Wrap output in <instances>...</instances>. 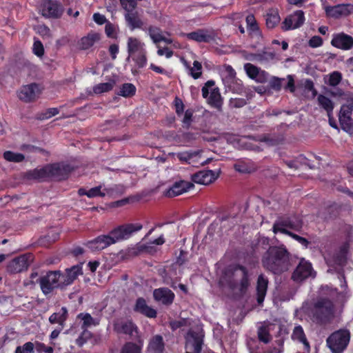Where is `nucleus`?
Returning a JSON list of instances; mask_svg holds the SVG:
<instances>
[{
	"mask_svg": "<svg viewBox=\"0 0 353 353\" xmlns=\"http://www.w3.org/2000/svg\"><path fill=\"white\" fill-rule=\"evenodd\" d=\"M48 178L54 180L61 181L65 179L68 174L67 166L59 163H53L47 165Z\"/></svg>",
	"mask_w": 353,
	"mask_h": 353,
	"instance_id": "20",
	"label": "nucleus"
},
{
	"mask_svg": "<svg viewBox=\"0 0 353 353\" xmlns=\"http://www.w3.org/2000/svg\"><path fill=\"white\" fill-rule=\"evenodd\" d=\"M275 54L272 52H263L261 53H251L247 55L246 59L260 63L267 62L274 59Z\"/></svg>",
	"mask_w": 353,
	"mask_h": 353,
	"instance_id": "33",
	"label": "nucleus"
},
{
	"mask_svg": "<svg viewBox=\"0 0 353 353\" xmlns=\"http://www.w3.org/2000/svg\"><path fill=\"white\" fill-rule=\"evenodd\" d=\"M270 331V330L269 325H263L259 327L257 330L259 340L265 344L270 343L272 340Z\"/></svg>",
	"mask_w": 353,
	"mask_h": 353,
	"instance_id": "39",
	"label": "nucleus"
},
{
	"mask_svg": "<svg viewBox=\"0 0 353 353\" xmlns=\"http://www.w3.org/2000/svg\"><path fill=\"white\" fill-rule=\"evenodd\" d=\"M134 310L149 318L157 316V311L148 306L143 298H139L137 300Z\"/></svg>",
	"mask_w": 353,
	"mask_h": 353,
	"instance_id": "25",
	"label": "nucleus"
},
{
	"mask_svg": "<svg viewBox=\"0 0 353 353\" xmlns=\"http://www.w3.org/2000/svg\"><path fill=\"white\" fill-rule=\"evenodd\" d=\"M67 314V309L63 307L59 312L53 313L49 317V321L52 324L59 323V325H63L64 321L66 320Z\"/></svg>",
	"mask_w": 353,
	"mask_h": 353,
	"instance_id": "40",
	"label": "nucleus"
},
{
	"mask_svg": "<svg viewBox=\"0 0 353 353\" xmlns=\"http://www.w3.org/2000/svg\"><path fill=\"white\" fill-rule=\"evenodd\" d=\"M40 90L36 83L23 86L18 93L19 98L26 103L34 101L40 94Z\"/></svg>",
	"mask_w": 353,
	"mask_h": 353,
	"instance_id": "15",
	"label": "nucleus"
},
{
	"mask_svg": "<svg viewBox=\"0 0 353 353\" xmlns=\"http://www.w3.org/2000/svg\"><path fill=\"white\" fill-rule=\"evenodd\" d=\"M176 157L180 161L188 163L190 159L196 157V153H192V151H187L178 153Z\"/></svg>",
	"mask_w": 353,
	"mask_h": 353,
	"instance_id": "57",
	"label": "nucleus"
},
{
	"mask_svg": "<svg viewBox=\"0 0 353 353\" xmlns=\"http://www.w3.org/2000/svg\"><path fill=\"white\" fill-rule=\"evenodd\" d=\"M34 53L38 57H42L44 54V48L40 41H35L33 45Z\"/></svg>",
	"mask_w": 353,
	"mask_h": 353,
	"instance_id": "61",
	"label": "nucleus"
},
{
	"mask_svg": "<svg viewBox=\"0 0 353 353\" xmlns=\"http://www.w3.org/2000/svg\"><path fill=\"white\" fill-rule=\"evenodd\" d=\"M142 228V225L140 223H129L121 225L110 232V235L115 243L127 239L131 235Z\"/></svg>",
	"mask_w": 353,
	"mask_h": 353,
	"instance_id": "8",
	"label": "nucleus"
},
{
	"mask_svg": "<svg viewBox=\"0 0 353 353\" xmlns=\"http://www.w3.org/2000/svg\"><path fill=\"white\" fill-rule=\"evenodd\" d=\"M234 168L236 171L242 173H250L254 170V168L245 162H239L234 165Z\"/></svg>",
	"mask_w": 353,
	"mask_h": 353,
	"instance_id": "51",
	"label": "nucleus"
},
{
	"mask_svg": "<svg viewBox=\"0 0 353 353\" xmlns=\"http://www.w3.org/2000/svg\"><path fill=\"white\" fill-rule=\"evenodd\" d=\"M132 60L136 63L139 68H143L147 63L146 51L144 50L139 54H137L132 57Z\"/></svg>",
	"mask_w": 353,
	"mask_h": 353,
	"instance_id": "48",
	"label": "nucleus"
},
{
	"mask_svg": "<svg viewBox=\"0 0 353 353\" xmlns=\"http://www.w3.org/2000/svg\"><path fill=\"white\" fill-rule=\"evenodd\" d=\"M154 248L152 243H139L136 246L130 250V254L137 256L141 253H150L153 251Z\"/></svg>",
	"mask_w": 353,
	"mask_h": 353,
	"instance_id": "38",
	"label": "nucleus"
},
{
	"mask_svg": "<svg viewBox=\"0 0 353 353\" xmlns=\"http://www.w3.org/2000/svg\"><path fill=\"white\" fill-rule=\"evenodd\" d=\"M28 179L41 181L48 178L47 165L41 168H35L26 172Z\"/></svg>",
	"mask_w": 353,
	"mask_h": 353,
	"instance_id": "34",
	"label": "nucleus"
},
{
	"mask_svg": "<svg viewBox=\"0 0 353 353\" xmlns=\"http://www.w3.org/2000/svg\"><path fill=\"white\" fill-rule=\"evenodd\" d=\"M244 69L250 78L259 82L263 81L262 77H264L265 75L264 71H261L260 68L250 63H245L244 65Z\"/></svg>",
	"mask_w": 353,
	"mask_h": 353,
	"instance_id": "28",
	"label": "nucleus"
},
{
	"mask_svg": "<svg viewBox=\"0 0 353 353\" xmlns=\"http://www.w3.org/2000/svg\"><path fill=\"white\" fill-rule=\"evenodd\" d=\"M125 21L128 23V26L131 30L135 28H140L143 26V22L140 19L137 12H133V10H125Z\"/></svg>",
	"mask_w": 353,
	"mask_h": 353,
	"instance_id": "31",
	"label": "nucleus"
},
{
	"mask_svg": "<svg viewBox=\"0 0 353 353\" xmlns=\"http://www.w3.org/2000/svg\"><path fill=\"white\" fill-rule=\"evenodd\" d=\"M194 186L193 183L189 181H180L174 183L172 186L167 191L166 196L174 197L180 195Z\"/></svg>",
	"mask_w": 353,
	"mask_h": 353,
	"instance_id": "24",
	"label": "nucleus"
},
{
	"mask_svg": "<svg viewBox=\"0 0 353 353\" xmlns=\"http://www.w3.org/2000/svg\"><path fill=\"white\" fill-rule=\"evenodd\" d=\"M141 346H139L134 343H132V342H128L123 345L120 353H141Z\"/></svg>",
	"mask_w": 353,
	"mask_h": 353,
	"instance_id": "47",
	"label": "nucleus"
},
{
	"mask_svg": "<svg viewBox=\"0 0 353 353\" xmlns=\"http://www.w3.org/2000/svg\"><path fill=\"white\" fill-rule=\"evenodd\" d=\"M221 282L237 294H244L250 285V276L246 268L242 265L227 268L221 278Z\"/></svg>",
	"mask_w": 353,
	"mask_h": 353,
	"instance_id": "2",
	"label": "nucleus"
},
{
	"mask_svg": "<svg viewBox=\"0 0 353 353\" xmlns=\"http://www.w3.org/2000/svg\"><path fill=\"white\" fill-rule=\"evenodd\" d=\"M263 267L274 274H281L293 265V258L284 245L270 246L263 255Z\"/></svg>",
	"mask_w": 353,
	"mask_h": 353,
	"instance_id": "1",
	"label": "nucleus"
},
{
	"mask_svg": "<svg viewBox=\"0 0 353 353\" xmlns=\"http://www.w3.org/2000/svg\"><path fill=\"white\" fill-rule=\"evenodd\" d=\"M280 17L276 12L268 14L266 16V26L268 28H273L279 22Z\"/></svg>",
	"mask_w": 353,
	"mask_h": 353,
	"instance_id": "50",
	"label": "nucleus"
},
{
	"mask_svg": "<svg viewBox=\"0 0 353 353\" xmlns=\"http://www.w3.org/2000/svg\"><path fill=\"white\" fill-rule=\"evenodd\" d=\"M3 157L6 160L12 162H21L24 159L22 154L14 153L11 151H6L3 153Z\"/></svg>",
	"mask_w": 353,
	"mask_h": 353,
	"instance_id": "49",
	"label": "nucleus"
},
{
	"mask_svg": "<svg viewBox=\"0 0 353 353\" xmlns=\"http://www.w3.org/2000/svg\"><path fill=\"white\" fill-rule=\"evenodd\" d=\"M33 256L26 254L10 261L7 265V271L10 274H17L26 270L32 261Z\"/></svg>",
	"mask_w": 353,
	"mask_h": 353,
	"instance_id": "9",
	"label": "nucleus"
},
{
	"mask_svg": "<svg viewBox=\"0 0 353 353\" xmlns=\"http://www.w3.org/2000/svg\"><path fill=\"white\" fill-rule=\"evenodd\" d=\"M249 350L250 353H282L283 349L282 348H276L274 347L273 349H269L267 350H263L259 345L255 344V342L253 343L249 344Z\"/></svg>",
	"mask_w": 353,
	"mask_h": 353,
	"instance_id": "46",
	"label": "nucleus"
},
{
	"mask_svg": "<svg viewBox=\"0 0 353 353\" xmlns=\"http://www.w3.org/2000/svg\"><path fill=\"white\" fill-rule=\"evenodd\" d=\"M83 332L81 336L76 340L77 344L79 346H82L86 341L91 337V333L87 330L83 329Z\"/></svg>",
	"mask_w": 353,
	"mask_h": 353,
	"instance_id": "59",
	"label": "nucleus"
},
{
	"mask_svg": "<svg viewBox=\"0 0 353 353\" xmlns=\"http://www.w3.org/2000/svg\"><path fill=\"white\" fill-rule=\"evenodd\" d=\"M303 227L302 221L298 217H281L273 224L272 230L274 234L281 232L288 235L292 230L300 231Z\"/></svg>",
	"mask_w": 353,
	"mask_h": 353,
	"instance_id": "6",
	"label": "nucleus"
},
{
	"mask_svg": "<svg viewBox=\"0 0 353 353\" xmlns=\"http://www.w3.org/2000/svg\"><path fill=\"white\" fill-rule=\"evenodd\" d=\"M174 105L176 114L179 115L181 114L184 110V105L183 101L178 97H176L174 99Z\"/></svg>",
	"mask_w": 353,
	"mask_h": 353,
	"instance_id": "64",
	"label": "nucleus"
},
{
	"mask_svg": "<svg viewBox=\"0 0 353 353\" xmlns=\"http://www.w3.org/2000/svg\"><path fill=\"white\" fill-rule=\"evenodd\" d=\"M164 348L163 338L160 335L154 336L150 341L148 351L152 353H161Z\"/></svg>",
	"mask_w": 353,
	"mask_h": 353,
	"instance_id": "35",
	"label": "nucleus"
},
{
	"mask_svg": "<svg viewBox=\"0 0 353 353\" xmlns=\"http://www.w3.org/2000/svg\"><path fill=\"white\" fill-rule=\"evenodd\" d=\"M149 35L154 43H158L160 41L170 44L172 43V39L168 38L165 36L164 33L158 28L151 26L148 29Z\"/></svg>",
	"mask_w": 353,
	"mask_h": 353,
	"instance_id": "29",
	"label": "nucleus"
},
{
	"mask_svg": "<svg viewBox=\"0 0 353 353\" xmlns=\"http://www.w3.org/2000/svg\"><path fill=\"white\" fill-rule=\"evenodd\" d=\"M221 170H202L192 175L191 179L193 182L201 185H208L215 181L219 176Z\"/></svg>",
	"mask_w": 353,
	"mask_h": 353,
	"instance_id": "13",
	"label": "nucleus"
},
{
	"mask_svg": "<svg viewBox=\"0 0 353 353\" xmlns=\"http://www.w3.org/2000/svg\"><path fill=\"white\" fill-rule=\"evenodd\" d=\"M83 274L82 267L80 265H73L70 268H67L64 273H62L61 277L62 286L64 289L71 285L79 275Z\"/></svg>",
	"mask_w": 353,
	"mask_h": 353,
	"instance_id": "18",
	"label": "nucleus"
},
{
	"mask_svg": "<svg viewBox=\"0 0 353 353\" xmlns=\"http://www.w3.org/2000/svg\"><path fill=\"white\" fill-rule=\"evenodd\" d=\"M341 79L342 75L339 72H333L330 74L328 84L331 86H336L339 84Z\"/></svg>",
	"mask_w": 353,
	"mask_h": 353,
	"instance_id": "56",
	"label": "nucleus"
},
{
	"mask_svg": "<svg viewBox=\"0 0 353 353\" xmlns=\"http://www.w3.org/2000/svg\"><path fill=\"white\" fill-rule=\"evenodd\" d=\"M118 28L117 26L108 22L105 23V32L107 36L110 38H115L117 34Z\"/></svg>",
	"mask_w": 353,
	"mask_h": 353,
	"instance_id": "55",
	"label": "nucleus"
},
{
	"mask_svg": "<svg viewBox=\"0 0 353 353\" xmlns=\"http://www.w3.org/2000/svg\"><path fill=\"white\" fill-rule=\"evenodd\" d=\"M62 272L60 270H50L37 279L41 290L45 296L50 295L56 289L63 290L62 286Z\"/></svg>",
	"mask_w": 353,
	"mask_h": 353,
	"instance_id": "4",
	"label": "nucleus"
},
{
	"mask_svg": "<svg viewBox=\"0 0 353 353\" xmlns=\"http://www.w3.org/2000/svg\"><path fill=\"white\" fill-rule=\"evenodd\" d=\"M188 39L196 41L197 42L208 43L213 40V37L208 32L203 29H200L194 32L186 34Z\"/></svg>",
	"mask_w": 353,
	"mask_h": 353,
	"instance_id": "27",
	"label": "nucleus"
},
{
	"mask_svg": "<svg viewBox=\"0 0 353 353\" xmlns=\"http://www.w3.org/2000/svg\"><path fill=\"white\" fill-rule=\"evenodd\" d=\"M41 14L46 18L58 19L63 12L60 3L50 0H43L41 5Z\"/></svg>",
	"mask_w": 353,
	"mask_h": 353,
	"instance_id": "10",
	"label": "nucleus"
},
{
	"mask_svg": "<svg viewBox=\"0 0 353 353\" xmlns=\"http://www.w3.org/2000/svg\"><path fill=\"white\" fill-rule=\"evenodd\" d=\"M291 337L292 340L302 343L305 349H310V343L307 341L303 329L301 325L294 327Z\"/></svg>",
	"mask_w": 353,
	"mask_h": 353,
	"instance_id": "36",
	"label": "nucleus"
},
{
	"mask_svg": "<svg viewBox=\"0 0 353 353\" xmlns=\"http://www.w3.org/2000/svg\"><path fill=\"white\" fill-rule=\"evenodd\" d=\"M353 111V98L347 101L340 110L339 119L341 128L345 132H351L353 130V120L352 113Z\"/></svg>",
	"mask_w": 353,
	"mask_h": 353,
	"instance_id": "7",
	"label": "nucleus"
},
{
	"mask_svg": "<svg viewBox=\"0 0 353 353\" xmlns=\"http://www.w3.org/2000/svg\"><path fill=\"white\" fill-rule=\"evenodd\" d=\"M101 186H97L88 190V196L92 198L95 196L103 197L105 195H112L113 194L112 188H105L103 191L101 190Z\"/></svg>",
	"mask_w": 353,
	"mask_h": 353,
	"instance_id": "41",
	"label": "nucleus"
},
{
	"mask_svg": "<svg viewBox=\"0 0 353 353\" xmlns=\"http://www.w3.org/2000/svg\"><path fill=\"white\" fill-rule=\"evenodd\" d=\"M135 92V86L132 83H127L122 85L118 94L124 97H130L134 95Z\"/></svg>",
	"mask_w": 353,
	"mask_h": 353,
	"instance_id": "45",
	"label": "nucleus"
},
{
	"mask_svg": "<svg viewBox=\"0 0 353 353\" xmlns=\"http://www.w3.org/2000/svg\"><path fill=\"white\" fill-rule=\"evenodd\" d=\"M311 313L313 322L321 325H327L334 317V304L328 299H320L314 303Z\"/></svg>",
	"mask_w": 353,
	"mask_h": 353,
	"instance_id": "3",
	"label": "nucleus"
},
{
	"mask_svg": "<svg viewBox=\"0 0 353 353\" xmlns=\"http://www.w3.org/2000/svg\"><path fill=\"white\" fill-rule=\"evenodd\" d=\"M350 334L347 330H339L327 339V344L332 353H341L347 346Z\"/></svg>",
	"mask_w": 353,
	"mask_h": 353,
	"instance_id": "5",
	"label": "nucleus"
},
{
	"mask_svg": "<svg viewBox=\"0 0 353 353\" xmlns=\"http://www.w3.org/2000/svg\"><path fill=\"white\" fill-rule=\"evenodd\" d=\"M268 285V279L263 274H260L257 279L256 283L257 302L259 304H261L264 301V298L267 292Z\"/></svg>",
	"mask_w": 353,
	"mask_h": 353,
	"instance_id": "26",
	"label": "nucleus"
},
{
	"mask_svg": "<svg viewBox=\"0 0 353 353\" xmlns=\"http://www.w3.org/2000/svg\"><path fill=\"white\" fill-rule=\"evenodd\" d=\"M114 244L111 235H101L88 243V246L92 250H101Z\"/></svg>",
	"mask_w": 353,
	"mask_h": 353,
	"instance_id": "21",
	"label": "nucleus"
},
{
	"mask_svg": "<svg viewBox=\"0 0 353 353\" xmlns=\"http://www.w3.org/2000/svg\"><path fill=\"white\" fill-rule=\"evenodd\" d=\"M77 317L83 321L82 329L87 330V327L91 325H97L99 324V321L94 319L88 313H81Z\"/></svg>",
	"mask_w": 353,
	"mask_h": 353,
	"instance_id": "43",
	"label": "nucleus"
},
{
	"mask_svg": "<svg viewBox=\"0 0 353 353\" xmlns=\"http://www.w3.org/2000/svg\"><path fill=\"white\" fill-rule=\"evenodd\" d=\"M138 0H120L121 4L125 10H134Z\"/></svg>",
	"mask_w": 353,
	"mask_h": 353,
	"instance_id": "58",
	"label": "nucleus"
},
{
	"mask_svg": "<svg viewBox=\"0 0 353 353\" xmlns=\"http://www.w3.org/2000/svg\"><path fill=\"white\" fill-rule=\"evenodd\" d=\"M34 344L32 342H27L22 346L17 347L14 353H34Z\"/></svg>",
	"mask_w": 353,
	"mask_h": 353,
	"instance_id": "53",
	"label": "nucleus"
},
{
	"mask_svg": "<svg viewBox=\"0 0 353 353\" xmlns=\"http://www.w3.org/2000/svg\"><path fill=\"white\" fill-rule=\"evenodd\" d=\"M323 44V39L319 36H314L309 40V46L312 48H317Z\"/></svg>",
	"mask_w": 353,
	"mask_h": 353,
	"instance_id": "63",
	"label": "nucleus"
},
{
	"mask_svg": "<svg viewBox=\"0 0 353 353\" xmlns=\"http://www.w3.org/2000/svg\"><path fill=\"white\" fill-rule=\"evenodd\" d=\"M310 276H314L311 263L305 259H301L292 275V279L294 281L300 282Z\"/></svg>",
	"mask_w": 353,
	"mask_h": 353,
	"instance_id": "11",
	"label": "nucleus"
},
{
	"mask_svg": "<svg viewBox=\"0 0 353 353\" xmlns=\"http://www.w3.org/2000/svg\"><path fill=\"white\" fill-rule=\"evenodd\" d=\"M270 83L271 88L275 90H280L281 88L289 90L291 92L295 90L294 81L292 75H288L286 78L272 77Z\"/></svg>",
	"mask_w": 353,
	"mask_h": 353,
	"instance_id": "19",
	"label": "nucleus"
},
{
	"mask_svg": "<svg viewBox=\"0 0 353 353\" xmlns=\"http://www.w3.org/2000/svg\"><path fill=\"white\" fill-rule=\"evenodd\" d=\"M326 15L334 18L339 19L342 17H347L353 13V4H338L333 6H326L325 8Z\"/></svg>",
	"mask_w": 353,
	"mask_h": 353,
	"instance_id": "12",
	"label": "nucleus"
},
{
	"mask_svg": "<svg viewBox=\"0 0 353 353\" xmlns=\"http://www.w3.org/2000/svg\"><path fill=\"white\" fill-rule=\"evenodd\" d=\"M304 21V12L302 10H296L285 19L282 28L285 31L296 29L300 28Z\"/></svg>",
	"mask_w": 353,
	"mask_h": 353,
	"instance_id": "14",
	"label": "nucleus"
},
{
	"mask_svg": "<svg viewBox=\"0 0 353 353\" xmlns=\"http://www.w3.org/2000/svg\"><path fill=\"white\" fill-rule=\"evenodd\" d=\"M222 80L225 85L231 86L236 80V72L232 66L224 65L221 72Z\"/></svg>",
	"mask_w": 353,
	"mask_h": 353,
	"instance_id": "32",
	"label": "nucleus"
},
{
	"mask_svg": "<svg viewBox=\"0 0 353 353\" xmlns=\"http://www.w3.org/2000/svg\"><path fill=\"white\" fill-rule=\"evenodd\" d=\"M59 114V110L57 108H52L47 109L43 113H42V116L41 119H48L51 118L53 116H55Z\"/></svg>",
	"mask_w": 353,
	"mask_h": 353,
	"instance_id": "62",
	"label": "nucleus"
},
{
	"mask_svg": "<svg viewBox=\"0 0 353 353\" xmlns=\"http://www.w3.org/2000/svg\"><path fill=\"white\" fill-rule=\"evenodd\" d=\"M246 23L248 28L252 31L258 30V26L254 17L252 14H249L246 17Z\"/></svg>",
	"mask_w": 353,
	"mask_h": 353,
	"instance_id": "60",
	"label": "nucleus"
},
{
	"mask_svg": "<svg viewBox=\"0 0 353 353\" xmlns=\"http://www.w3.org/2000/svg\"><path fill=\"white\" fill-rule=\"evenodd\" d=\"M317 101L319 105L326 111L327 117H330L334 108L332 101L323 94H319Z\"/></svg>",
	"mask_w": 353,
	"mask_h": 353,
	"instance_id": "37",
	"label": "nucleus"
},
{
	"mask_svg": "<svg viewBox=\"0 0 353 353\" xmlns=\"http://www.w3.org/2000/svg\"><path fill=\"white\" fill-rule=\"evenodd\" d=\"M331 44L335 48L349 50L353 48V37L344 32L335 34L333 35Z\"/></svg>",
	"mask_w": 353,
	"mask_h": 353,
	"instance_id": "16",
	"label": "nucleus"
},
{
	"mask_svg": "<svg viewBox=\"0 0 353 353\" xmlns=\"http://www.w3.org/2000/svg\"><path fill=\"white\" fill-rule=\"evenodd\" d=\"M114 330L119 334L134 336L137 333V327L131 321H117L114 323Z\"/></svg>",
	"mask_w": 353,
	"mask_h": 353,
	"instance_id": "22",
	"label": "nucleus"
},
{
	"mask_svg": "<svg viewBox=\"0 0 353 353\" xmlns=\"http://www.w3.org/2000/svg\"><path fill=\"white\" fill-rule=\"evenodd\" d=\"M153 297L157 302L164 305H170L174 301L175 295L169 288H160L154 290Z\"/></svg>",
	"mask_w": 353,
	"mask_h": 353,
	"instance_id": "17",
	"label": "nucleus"
},
{
	"mask_svg": "<svg viewBox=\"0 0 353 353\" xmlns=\"http://www.w3.org/2000/svg\"><path fill=\"white\" fill-rule=\"evenodd\" d=\"M116 82L114 80H110L107 83H99L93 88V91L95 94H101L105 92H108L113 88Z\"/></svg>",
	"mask_w": 353,
	"mask_h": 353,
	"instance_id": "44",
	"label": "nucleus"
},
{
	"mask_svg": "<svg viewBox=\"0 0 353 353\" xmlns=\"http://www.w3.org/2000/svg\"><path fill=\"white\" fill-rule=\"evenodd\" d=\"M208 101L211 105L215 108H219L221 105V97L218 88L212 89Z\"/></svg>",
	"mask_w": 353,
	"mask_h": 353,
	"instance_id": "42",
	"label": "nucleus"
},
{
	"mask_svg": "<svg viewBox=\"0 0 353 353\" xmlns=\"http://www.w3.org/2000/svg\"><path fill=\"white\" fill-rule=\"evenodd\" d=\"M127 50L128 57L126 58V61H129L131 57L145 50V44L136 37H128L127 41Z\"/></svg>",
	"mask_w": 353,
	"mask_h": 353,
	"instance_id": "23",
	"label": "nucleus"
},
{
	"mask_svg": "<svg viewBox=\"0 0 353 353\" xmlns=\"http://www.w3.org/2000/svg\"><path fill=\"white\" fill-rule=\"evenodd\" d=\"M100 34L97 32H90L80 40L79 45L81 49L87 50L93 46L100 40Z\"/></svg>",
	"mask_w": 353,
	"mask_h": 353,
	"instance_id": "30",
	"label": "nucleus"
},
{
	"mask_svg": "<svg viewBox=\"0 0 353 353\" xmlns=\"http://www.w3.org/2000/svg\"><path fill=\"white\" fill-rule=\"evenodd\" d=\"M325 259L326 260L327 265L330 266H334L335 264L343 265L345 262V257L341 254H337L333 260L329 257H325Z\"/></svg>",
	"mask_w": 353,
	"mask_h": 353,
	"instance_id": "54",
	"label": "nucleus"
},
{
	"mask_svg": "<svg viewBox=\"0 0 353 353\" xmlns=\"http://www.w3.org/2000/svg\"><path fill=\"white\" fill-rule=\"evenodd\" d=\"M202 65L201 63L198 61H194L193 63V67L190 68V74L194 79H197L201 76Z\"/></svg>",
	"mask_w": 353,
	"mask_h": 353,
	"instance_id": "52",
	"label": "nucleus"
}]
</instances>
